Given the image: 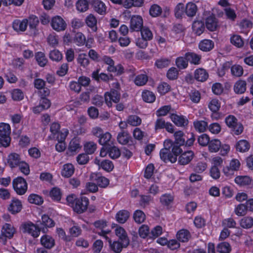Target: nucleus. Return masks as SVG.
<instances>
[{
	"mask_svg": "<svg viewBox=\"0 0 253 253\" xmlns=\"http://www.w3.org/2000/svg\"><path fill=\"white\" fill-rule=\"evenodd\" d=\"M145 214L141 210H136L133 213V219L139 224L142 223L145 219Z\"/></svg>",
	"mask_w": 253,
	"mask_h": 253,
	"instance_id": "nucleus-58",
	"label": "nucleus"
},
{
	"mask_svg": "<svg viewBox=\"0 0 253 253\" xmlns=\"http://www.w3.org/2000/svg\"><path fill=\"white\" fill-rule=\"evenodd\" d=\"M16 230L15 228L9 223H5L1 230L0 235V243L5 244L7 241V239H11L13 237Z\"/></svg>",
	"mask_w": 253,
	"mask_h": 253,
	"instance_id": "nucleus-4",
	"label": "nucleus"
},
{
	"mask_svg": "<svg viewBox=\"0 0 253 253\" xmlns=\"http://www.w3.org/2000/svg\"><path fill=\"white\" fill-rule=\"evenodd\" d=\"M115 87L117 89H112L110 92H107L105 94V100L107 106L109 107L112 106L111 101L114 103L119 102L121 98V94L119 91L120 89V84L118 83L115 84Z\"/></svg>",
	"mask_w": 253,
	"mask_h": 253,
	"instance_id": "nucleus-3",
	"label": "nucleus"
},
{
	"mask_svg": "<svg viewBox=\"0 0 253 253\" xmlns=\"http://www.w3.org/2000/svg\"><path fill=\"white\" fill-rule=\"evenodd\" d=\"M240 225L244 228H250L253 226V218L246 216L240 221Z\"/></svg>",
	"mask_w": 253,
	"mask_h": 253,
	"instance_id": "nucleus-51",
	"label": "nucleus"
},
{
	"mask_svg": "<svg viewBox=\"0 0 253 253\" xmlns=\"http://www.w3.org/2000/svg\"><path fill=\"white\" fill-rule=\"evenodd\" d=\"M81 148L79 140L76 138L73 139L69 143L68 150L70 152H75Z\"/></svg>",
	"mask_w": 253,
	"mask_h": 253,
	"instance_id": "nucleus-52",
	"label": "nucleus"
},
{
	"mask_svg": "<svg viewBox=\"0 0 253 253\" xmlns=\"http://www.w3.org/2000/svg\"><path fill=\"white\" fill-rule=\"evenodd\" d=\"M35 58L38 64L41 67H44L47 63V59L44 53L42 52H38L36 53Z\"/></svg>",
	"mask_w": 253,
	"mask_h": 253,
	"instance_id": "nucleus-43",
	"label": "nucleus"
},
{
	"mask_svg": "<svg viewBox=\"0 0 253 253\" xmlns=\"http://www.w3.org/2000/svg\"><path fill=\"white\" fill-rule=\"evenodd\" d=\"M68 134V131L66 130L64 133H61L60 134V139L59 138L58 135L57 138L58 140V143L56 145L55 148L56 150L58 152H62L66 148L65 143L63 142L65 140L66 137Z\"/></svg>",
	"mask_w": 253,
	"mask_h": 253,
	"instance_id": "nucleus-24",
	"label": "nucleus"
},
{
	"mask_svg": "<svg viewBox=\"0 0 253 253\" xmlns=\"http://www.w3.org/2000/svg\"><path fill=\"white\" fill-rule=\"evenodd\" d=\"M185 56L187 59L188 62L194 65H199L200 63L201 56L194 52H187Z\"/></svg>",
	"mask_w": 253,
	"mask_h": 253,
	"instance_id": "nucleus-28",
	"label": "nucleus"
},
{
	"mask_svg": "<svg viewBox=\"0 0 253 253\" xmlns=\"http://www.w3.org/2000/svg\"><path fill=\"white\" fill-rule=\"evenodd\" d=\"M205 25L202 21H195L192 24L193 32L197 36H200L205 30Z\"/></svg>",
	"mask_w": 253,
	"mask_h": 253,
	"instance_id": "nucleus-23",
	"label": "nucleus"
},
{
	"mask_svg": "<svg viewBox=\"0 0 253 253\" xmlns=\"http://www.w3.org/2000/svg\"><path fill=\"white\" fill-rule=\"evenodd\" d=\"M142 97L143 100L147 103H153L156 99L154 93L148 90L143 92Z\"/></svg>",
	"mask_w": 253,
	"mask_h": 253,
	"instance_id": "nucleus-45",
	"label": "nucleus"
},
{
	"mask_svg": "<svg viewBox=\"0 0 253 253\" xmlns=\"http://www.w3.org/2000/svg\"><path fill=\"white\" fill-rule=\"evenodd\" d=\"M39 224L35 225L32 222L26 223L23 224V232H27L34 237L37 238L40 235L41 229L39 227Z\"/></svg>",
	"mask_w": 253,
	"mask_h": 253,
	"instance_id": "nucleus-8",
	"label": "nucleus"
},
{
	"mask_svg": "<svg viewBox=\"0 0 253 253\" xmlns=\"http://www.w3.org/2000/svg\"><path fill=\"white\" fill-rule=\"evenodd\" d=\"M22 162L20 155L17 153H11L8 156V164L11 168L18 166Z\"/></svg>",
	"mask_w": 253,
	"mask_h": 253,
	"instance_id": "nucleus-16",
	"label": "nucleus"
},
{
	"mask_svg": "<svg viewBox=\"0 0 253 253\" xmlns=\"http://www.w3.org/2000/svg\"><path fill=\"white\" fill-rule=\"evenodd\" d=\"M235 182L240 186H246L251 183L252 179L248 176H238L235 178Z\"/></svg>",
	"mask_w": 253,
	"mask_h": 253,
	"instance_id": "nucleus-38",
	"label": "nucleus"
},
{
	"mask_svg": "<svg viewBox=\"0 0 253 253\" xmlns=\"http://www.w3.org/2000/svg\"><path fill=\"white\" fill-rule=\"evenodd\" d=\"M22 208L21 202L18 199H13L9 205L8 210L12 214L19 212Z\"/></svg>",
	"mask_w": 253,
	"mask_h": 253,
	"instance_id": "nucleus-18",
	"label": "nucleus"
},
{
	"mask_svg": "<svg viewBox=\"0 0 253 253\" xmlns=\"http://www.w3.org/2000/svg\"><path fill=\"white\" fill-rule=\"evenodd\" d=\"M78 63L84 67H86L89 63V61L85 54L82 53L79 55L77 58Z\"/></svg>",
	"mask_w": 253,
	"mask_h": 253,
	"instance_id": "nucleus-64",
	"label": "nucleus"
},
{
	"mask_svg": "<svg viewBox=\"0 0 253 253\" xmlns=\"http://www.w3.org/2000/svg\"><path fill=\"white\" fill-rule=\"evenodd\" d=\"M194 153L191 151L185 152L178 158V163L181 165L188 164L193 159Z\"/></svg>",
	"mask_w": 253,
	"mask_h": 253,
	"instance_id": "nucleus-20",
	"label": "nucleus"
},
{
	"mask_svg": "<svg viewBox=\"0 0 253 253\" xmlns=\"http://www.w3.org/2000/svg\"><path fill=\"white\" fill-rule=\"evenodd\" d=\"M224 11L226 18L231 21H234L237 18V15L235 10L231 8L228 7L224 9Z\"/></svg>",
	"mask_w": 253,
	"mask_h": 253,
	"instance_id": "nucleus-59",
	"label": "nucleus"
},
{
	"mask_svg": "<svg viewBox=\"0 0 253 253\" xmlns=\"http://www.w3.org/2000/svg\"><path fill=\"white\" fill-rule=\"evenodd\" d=\"M117 139L118 142L122 145L132 144V137L127 131L124 130L118 134Z\"/></svg>",
	"mask_w": 253,
	"mask_h": 253,
	"instance_id": "nucleus-11",
	"label": "nucleus"
},
{
	"mask_svg": "<svg viewBox=\"0 0 253 253\" xmlns=\"http://www.w3.org/2000/svg\"><path fill=\"white\" fill-rule=\"evenodd\" d=\"M170 63V60L169 58H161L157 59L155 62V66L159 69H162L168 67Z\"/></svg>",
	"mask_w": 253,
	"mask_h": 253,
	"instance_id": "nucleus-48",
	"label": "nucleus"
},
{
	"mask_svg": "<svg viewBox=\"0 0 253 253\" xmlns=\"http://www.w3.org/2000/svg\"><path fill=\"white\" fill-rule=\"evenodd\" d=\"M140 31H141V37L144 39L150 41L153 39V34L148 27H143Z\"/></svg>",
	"mask_w": 253,
	"mask_h": 253,
	"instance_id": "nucleus-61",
	"label": "nucleus"
},
{
	"mask_svg": "<svg viewBox=\"0 0 253 253\" xmlns=\"http://www.w3.org/2000/svg\"><path fill=\"white\" fill-rule=\"evenodd\" d=\"M170 117L173 123L178 126L182 127L188 125V120L183 116H178L176 114H172Z\"/></svg>",
	"mask_w": 253,
	"mask_h": 253,
	"instance_id": "nucleus-12",
	"label": "nucleus"
},
{
	"mask_svg": "<svg viewBox=\"0 0 253 253\" xmlns=\"http://www.w3.org/2000/svg\"><path fill=\"white\" fill-rule=\"evenodd\" d=\"M221 147V142L218 139H213L210 141L209 149L211 152H216Z\"/></svg>",
	"mask_w": 253,
	"mask_h": 253,
	"instance_id": "nucleus-41",
	"label": "nucleus"
},
{
	"mask_svg": "<svg viewBox=\"0 0 253 253\" xmlns=\"http://www.w3.org/2000/svg\"><path fill=\"white\" fill-rule=\"evenodd\" d=\"M28 200L30 203L38 205H41L43 202V199L41 196L35 194H31L29 196Z\"/></svg>",
	"mask_w": 253,
	"mask_h": 253,
	"instance_id": "nucleus-57",
	"label": "nucleus"
},
{
	"mask_svg": "<svg viewBox=\"0 0 253 253\" xmlns=\"http://www.w3.org/2000/svg\"><path fill=\"white\" fill-rule=\"evenodd\" d=\"M197 5L193 2L188 3L185 7L186 14L188 17H193L196 15L197 11Z\"/></svg>",
	"mask_w": 253,
	"mask_h": 253,
	"instance_id": "nucleus-31",
	"label": "nucleus"
},
{
	"mask_svg": "<svg viewBox=\"0 0 253 253\" xmlns=\"http://www.w3.org/2000/svg\"><path fill=\"white\" fill-rule=\"evenodd\" d=\"M89 204V201L87 198L85 197H81L76 200V203L73 209L74 211L78 213H81L84 212L87 208Z\"/></svg>",
	"mask_w": 253,
	"mask_h": 253,
	"instance_id": "nucleus-6",
	"label": "nucleus"
},
{
	"mask_svg": "<svg viewBox=\"0 0 253 253\" xmlns=\"http://www.w3.org/2000/svg\"><path fill=\"white\" fill-rule=\"evenodd\" d=\"M234 211L238 216H244L247 213V207L245 205L240 204L235 208Z\"/></svg>",
	"mask_w": 253,
	"mask_h": 253,
	"instance_id": "nucleus-54",
	"label": "nucleus"
},
{
	"mask_svg": "<svg viewBox=\"0 0 253 253\" xmlns=\"http://www.w3.org/2000/svg\"><path fill=\"white\" fill-rule=\"evenodd\" d=\"M134 82L136 85L142 86L148 82V77L144 74L138 75L135 77Z\"/></svg>",
	"mask_w": 253,
	"mask_h": 253,
	"instance_id": "nucleus-53",
	"label": "nucleus"
},
{
	"mask_svg": "<svg viewBox=\"0 0 253 253\" xmlns=\"http://www.w3.org/2000/svg\"><path fill=\"white\" fill-rule=\"evenodd\" d=\"M111 135L109 132L103 133L99 139L98 142L100 144L107 146H110L112 143L111 141Z\"/></svg>",
	"mask_w": 253,
	"mask_h": 253,
	"instance_id": "nucleus-34",
	"label": "nucleus"
},
{
	"mask_svg": "<svg viewBox=\"0 0 253 253\" xmlns=\"http://www.w3.org/2000/svg\"><path fill=\"white\" fill-rule=\"evenodd\" d=\"M108 150L109 156L113 159L119 158L121 155V152L120 149L115 146H112L111 145L108 146Z\"/></svg>",
	"mask_w": 253,
	"mask_h": 253,
	"instance_id": "nucleus-49",
	"label": "nucleus"
},
{
	"mask_svg": "<svg viewBox=\"0 0 253 253\" xmlns=\"http://www.w3.org/2000/svg\"><path fill=\"white\" fill-rule=\"evenodd\" d=\"M175 63L177 67L180 69H184L188 66V60L185 55L184 57L180 56L176 59Z\"/></svg>",
	"mask_w": 253,
	"mask_h": 253,
	"instance_id": "nucleus-47",
	"label": "nucleus"
},
{
	"mask_svg": "<svg viewBox=\"0 0 253 253\" xmlns=\"http://www.w3.org/2000/svg\"><path fill=\"white\" fill-rule=\"evenodd\" d=\"M92 5L94 10L100 15H104L106 12V6L105 4L99 0H93Z\"/></svg>",
	"mask_w": 253,
	"mask_h": 253,
	"instance_id": "nucleus-17",
	"label": "nucleus"
},
{
	"mask_svg": "<svg viewBox=\"0 0 253 253\" xmlns=\"http://www.w3.org/2000/svg\"><path fill=\"white\" fill-rule=\"evenodd\" d=\"M141 122V118L136 115H130L127 119V122L128 124L135 126L140 125Z\"/></svg>",
	"mask_w": 253,
	"mask_h": 253,
	"instance_id": "nucleus-56",
	"label": "nucleus"
},
{
	"mask_svg": "<svg viewBox=\"0 0 253 253\" xmlns=\"http://www.w3.org/2000/svg\"><path fill=\"white\" fill-rule=\"evenodd\" d=\"M96 148V144L92 141L86 142L84 145V150L87 155L94 153Z\"/></svg>",
	"mask_w": 253,
	"mask_h": 253,
	"instance_id": "nucleus-46",
	"label": "nucleus"
},
{
	"mask_svg": "<svg viewBox=\"0 0 253 253\" xmlns=\"http://www.w3.org/2000/svg\"><path fill=\"white\" fill-rule=\"evenodd\" d=\"M240 163L237 159H233L231 161L229 166L224 168L223 171L227 176H230L234 174V171L239 169Z\"/></svg>",
	"mask_w": 253,
	"mask_h": 253,
	"instance_id": "nucleus-9",
	"label": "nucleus"
},
{
	"mask_svg": "<svg viewBox=\"0 0 253 253\" xmlns=\"http://www.w3.org/2000/svg\"><path fill=\"white\" fill-rule=\"evenodd\" d=\"M109 243L111 249L115 253H120L121 252L123 248H126L127 246H124L123 245V241L120 242L118 241H114L112 244L111 239L109 240Z\"/></svg>",
	"mask_w": 253,
	"mask_h": 253,
	"instance_id": "nucleus-32",
	"label": "nucleus"
},
{
	"mask_svg": "<svg viewBox=\"0 0 253 253\" xmlns=\"http://www.w3.org/2000/svg\"><path fill=\"white\" fill-rule=\"evenodd\" d=\"M85 23L88 27L92 29L95 28V30L97 29V20L96 17L93 14H90L86 17L85 19Z\"/></svg>",
	"mask_w": 253,
	"mask_h": 253,
	"instance_id": "nucleus-55",
	"label": "nucleus"
},
{
	"mask_svg": "<svg viewBox=\"0 0 253 253\" xmlns=\"http://www.w3.org/2000/svg\"><path fill=\"white\" fill-rule=\"evenodd\" d=\"M144 3V0H125L124 6L125 8H129L132 6L141 7Z\"/></svg>",
	"mask_w": 253,
	"mask_h": 253,
	"instance_id": "nucleus-35",
	"label": "nucleus"
},
{
	"mask_svg": "<svg viewBox=\"0 0 253 253\" xmlns=\"http://www.w3.org/2000/svg\"><path fill=\"white\" fill-rule=\"evenodd\" d=\"M206 26L207 29L211 31H214L217 27V21L214 15H211L207 17L206 20Z\"/></svg>",
	"mask_w": 253,
	"mask_h": 253,
	"instance_id": "nucleus-21",
	"label": "nucleus"
},
{
	"mask_svg": "<svg viewBox=\"0 0 253 253\" xmlns=\"http://www.w3.org/2000/svg\"><path fill=\"white\" fill-rule=\"evenodd\" d=\"M185 11V6L183 3H178L174 8L175 16L177 18H180L182 17L184 12Z\"/></svg>",
	"mask_w": 253,
	"mask_h": 253,
	"instance_id": "nucleus-63",
	"label": "nucleus"
},
{
	"mask_svg": "<svg viewBox=\"0 0 253 253\" xmlns=\"http://www.w3.org/2000/svg\"><path fill=\"white\" fill-rule=\"evenodd\" d=\"M75 171L74 166L70 163H68L63 165V169L61 171V174L65 177H69L72 175Z\"/></svg>",
	"mask_w": 253,
	"mask_h": 253,
	"instance_id": "nucleus-27",
	"label": "nucleus"
},
{
	"mask_svg": "<svg viewBox=\"0 0 253 253\" xmlns=\"http://www.w3.org/2000/svg\"><path fill=\"white\" fill-rule=\"evenodd\" d=\"M28 24L31 29L36 30L37 27L39 23V20L38 17L35 15H31L29 17Z\"/></svg>",
	"mask_w": 253,
	"mask_h": 253,
	"instance_id": "nucleus-60",
	"label": "nucleus"
},
{
	"mask_svg": "<svg viewBox=\"0 0 253 253\" xmlns=\"http://www.w3.org/2000/svg\"><path fill=\"white\" fill-rule=\"evenodd\" d=\"M174 136L175 138L174 143H176V144L179 145H184L185 144L186 136L184 135L183 131L180 130L176 131L174 133Z\"/></svg>",
	"mask_w": 253,
	"mask_h": 253,
	"instance_id": "nucleus-37",
	"label": "nucleus"
},
{
	"mask_svg": "<svg viewBox=\"0 0 253 253\" xmlns=\"http://www.w3.org/2000/svg\"><path fill=\"white\" fill-rule=\"evenodd\" d=\"M231 43L237 47H242L244 44L241 37L238 35H233L230 38Z\"/></svg>",
	"mask_w": 253,
	"mask_h": 253,
	"instance_id": "nucleus-42",
	"label": "nucleus"
},
{
	"mask_svg": "<svg viewBox=\"0 0 253 253\" xmlns=\"http://www.w3.org/2000/svg\"><path fill=\"white\" fill-rule=\"evenodd\" d=\"M194 126L196 130L202 132L206 130L208 123L204 121H196L194 122Z\"/></svg>",
	"mask_w": 253,
	"mask_h": 253,
	"instance_id": "nucleus-50",
	"label": "nucleus"
},
{
	"mask_svg": "<svg viewBox=\"0 0 253 253\" xmlns=\"http://www.w3.org/2000/svg\"><path fill=\"white\" fill-rule=\"evenodd\" d=\"M162 8L157 4L152 5L149 9L150 15L153 17H158L162 14Z\"/></svg>",
	"mask_w": 253,
	"mask_h": 253,
	"instance_id": "nucleus-40",
	"label": "nucleus"
},
{
	"mask_svg": "<svg viewBox=\"0 0 253 253\" xmlns=\"http://www.w3.org/2000/svg\"><path fill=\"white\" fill-rule=\"evenodd\" d=\"M170 150H167L166 149H162L160 152V155L161 159L165 162H170L171 163H175L176 161L175 156H173L170 153Z\"/></svg>",
	"mask_w": 253,
	"mask_h": 253,
	"instance_id": "nucleus-14",
	"label": "nucleus"
},
{
	"mask_svg": "<svg viewBox=\"0 0 253 253\" xmlns=\"http://www.w3.org/2000/svg\"><path fill=\"white\" fill-rule=\"evenodd\" d=\"M28 21L27 19H24L21 21L18 20H15L13 23V28L16 31H25L26 30Z\"/></svg>",
	"mask_w": 253,
	"mask_h": 253,
	"instance_id": "nucleus-26",
	"label": "nucleus"
},
{
	"mask_svg": "<svg viewBox=\"0 0 253 253\" xmlns=\"http://www.w3.org/2000/svg\"><path fill=\"white\" fill-rule=\"evenodd\" d=\"M208 107L211 112H217L220 108V102L217 99H213L209 103Z\"/></svg>",
	"mask_w": 253,
	"mask_h": 253,
	"instance_id": "nucleus-62",
	"label": "nucleus"
},
{
	"mask_svg": "<svg viewBox=\"0 0 253 253\" xmlns=\"http://www.w3.org/2000/svg\"><path fill=\"white\" fill-rule=\"evenodd\" d=\"M76 6L78 11L84 12L88 9L89 4L86 0H78L76 2Z\"/></svg>",
	"mask_w": 253,
	"mask_h": 253,
	"instance_id": "nucleus-44",
	"label": "nucleus"
},
{
	"mask_svg": "<svg viewBox=\"0 0 253 253\" xmlns=\"http://www.w3.org/2000/svg\"><path fill=\"white\" fill-rule=\"evenodd\" d=\"M115 233L120 241H123L124 246H128L129 241L125 229L121 227H118L115 229Z\"/></svg>",
	"mask_w": 253,
	"mask_h": 253,
	"instance_id": "nucleus-13",
	"label": "nucleus"
},
{
	"mask_svg": "<svg viewBox=\"0 0 253 253\" xmlns=\"http://www.w3.org/2000/svg\"><path fill=\"white\" fill-rule=\"evenodd\" d=\"M236 148L240 152H245L249 150L250 144L246 140H241L236 144Z\"/></svg>",
	"mask_w": 253,
	"mask_h": 253,
	"instance_id": "nucleus-33",
	"label": "nucleus"
},
{
	"mask_svg": "<svg viewBox=\"0 0 253 253\" xmlns=\"http://www.w3.org/2000/svg\"><path fill=\"white\" fill-rule=\"evenodd\" d=\"M10 126L5 123L0 124V145L4 147H8L10 142Z\"/></svg>",
	"mask_w": 253,
	"mask_h": 253,
	"instance_id": "nucleus-1",
	"label": "nucleus"
},
{
	"mask_svg": "<svg viewBox=\"0 0 253 253\" xmlns=\"http://www.w3.org/2000/svg\"><path fill=\"white\" fill-rule=\"evenodd\" d=\"M225 123L227 126L231 128V130L235 135L241 134L243 131V126L238 122L236 118L233 115H229L225 118Z\"/></svg>",
	"mask_w": 253,
	"mask_h": 253,
	"instance_id": "nucleus-2",
	"label": "nucleus"
},
{
	"mask_svg": "<svg viewBox=\"0 0 253 253\" xmlns=\"http://www.w3.org/2000/svg\"><path fill=\"white\" fill-rule=\"evenodd\" d=\"M216 250L219 253H229L231 250V248L228 243L224 242L217 245Z\"/></svg>",
	"mask_w": 253,
	"mask_h": 253,
	"instance_id": "nucleus-39",
	"label": "nucleus"
},
{
	"mask_svg": "<svg viewBox=\"0 0 253 253\" xmlns=\"http://www.w3.org/2000/svg\"><path fill=\"white\" fill-rule=\"evenodd\" d=\"M214 46V42L210 40H204L199 44V48L203 51H209Z\"/></svg>",
	"mask_w": 253,
	"mask_h": 253,
	"instance_id": "nucleus-25",
	"label": "nucleus"
},
{
	"mask_svg": "<svg viewBox=\"0 0 253 253\" xmlns=\"http://www.w3.org/2000/svg\"><path fill=\"white\" fill-rule=\"evenodd\" d=\"M129 215L130 213L127 211L121 210L116 214V218L120 223H124L128 219Z\"/></svg>",
	"mask_w": 253,
	"mask_h": 253,
	"instance_id": "nucleus-29",
	"label": "nucleus"
},
{
	"mask_svg": "<svg viewBox=\"0 0 253 253\" xmlns=\"http://www.w3.org/2000/svg\"><path fill=\"white\" fill-rule=\"evenodd\" d=\"M51 25L52 28L58 32L64 31L66 28V23L60 16H55L52 19Z\"/></svg>",
	"mask_w": 253,
	"mask_h": 253,
	"instance_id": "nucleus-10",
	"label": "nucleus"
},
{
	"mask_svg": "<svg viewBox=\"0 0 253 253\" xmlns=\"http://www.w3.org/2000/svg\"><path fill=\"white\" fill-rule=\"evenodd\" d=\"M246 82L245 81L239 80L234 85V90L237 94H242L246 90Z\"/></svg>",
	"mask_w": 253,
	"mask_h": 253,
	"instance_id": "nucleus-30",
	"label": "nucleus"
},
{
	"mask_svg": "<svg viewBox=\"0 0 253 253\" xmlns=\"http://www.w3.org/2000/svg\"><path fill=\"white\" fill-rule=\"evenodd\" d=\"M92 78L97 82H99L101 80L107 82L110 80L112 79L113 76L112 75H108L105 73L99 74V69H97L92 72Z\"/></svg>",
	"mask_w": 253,
	"mask_h": 253,
	"instance_id": "nucleus-15",
	"label": "nucleus"
},
{
	"mask_svg": "<svg viewBox=\"0 0 253 253\" xmlns=\"http://www.w3.org/2000/svg\"><path fill=\"white\" fill-rule=\"evenodd\" d=\"M208 77V73L203 68L198 69L195 71L194 78L198 81L205 82L207 80Z\"/></svg>",
	"mask_w": 253,
	"mask_h": 253,
	"instance_id": "nucleus-22",
	"label": "nucleus"
},
{
	"mask_svg": "<svg viewBox=\"0 0 253 253\" xmlns=\"http://www.w3.org/2000/svg\"><path fill=\"white\" fill-rule=\"evenodd\" d=\"M41 243L44 248L50 249L54 246L55 241L51 236L45 235L41 237Z\"/></svg>",
	"mask_w": 253,
	"mask_h": 253,
	"instance_id": "nucleus-19",
	"label": "nucleus"
},
{
	"mask_svg": "<svg viewBox=\"0 0 253 253\" xmlns=\"http://www.w3.org/2000/svg\"><path fill=\"white\" fill-rule=\"evenodd\" d=\"M177 239L182 242H186L188 241L190 237L189 232L185 229H182L179 231L176 235Z\"/></svg>",
	"mask_w": 253,
	"mask_h": 253,
	"instance_id": "nucleus-36",
	"label": "nucleus"
},
{
	"mask_svg": "<svg viewBox=\"0 0 253 253\" xmlns=\"http://www.w3.org/2000/svg\"><path fill=\"white\" fill-rule=\"evenodd\" d=\"M143 20L140 15H134L131 16L130 20V29L132 31L138 32L143 27Z\"/></svg>",
	"mask_w": 253,
	"mask_h": 253,
	"instance_id": "nucleus-7",
	"label": "nucleus"
},
{
	"mask_svg": "<svg viewBox=\"0 0 253 253\" xmlns=\"http://www.w3.org/2000/svg\"><path fill=\"white\" fill-rule=\"evenodd\" d=\"M13 187L16 193L20 195H24L27 190V183L24 178L18 177L12 182Z\"/></svg>",
	"mask_w": 253,
	"mask_h": 253,
	"instance_id": "nucleus-5",
	"label": "nucleus"
}]
</instances>
